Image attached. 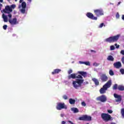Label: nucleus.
Wrapping results in <instances>:
<instances>
[{
	"mask_svg": "<svg viewBox=\"0 0 124 124\" xmlns=\"http://www.w3.org/2000/svg\"><path fill=\"white\" fill-rule=\"evenodd\" d=\"M21 6L22 8H26V7H27V3L26 2H22L21 3Z\"/></svg>",
	"mask_w": 124,
	"mask_h": 124,
	"instance_id": "24",
	"label": "nucleus"
},
{
	"mask_svg": "<svg viewBox=\"0 0 124 124\" xmlns=\"http://www.w3.org/2000/svg\"><path fill=\"white\" fill-rule=\"evenodd\" d=\"M28 1H30V2H31V0H27Z\"/></svg>",
	"mask_w": 124,
	"mask_h": 124,
	"instance_id": "50",
	"label": "nucleus"
},
{
	"mask_svg": "<svg viewBox=\"0 0 124 124\" xmlns=\"http://www.w3.org/2000/svg\"><path fill=\"white\" fill-rule=\"evenodd\" d=\"M91 52H93L94 53H96V51L95 50H91Z\"/></svg>",
	"mask_w": 124,
	"mask_h": 124,
	"instance_id": "46",
	"label": "nucleus"
},
{
	"mask_svg": "<svg viewBox=\"0 0 124 124\" xmlns=\"http://www.w3.org/2000/svg\"><path fill=\"white\" fill-rule=\"evenodd\" d=\"M71 110L74 112V113H78L79 112V109L76 108H71Z\"/></svg>",
	"mask_w": 124,
	"mask_h": 124,
	"instance_id": "22",
	"label": "nucleus"
},
{
	"mask_svg": "<svg viewBox=\"0 0 124 124\" xmlns=\"http://www.w3.org/2000/svg\"><path fill=\"white\" fill-rule=\"evenodd\" d=\"M62 124H65V121H62Z\"/></svg>",
	"mask_w": 124,
	"mask_h": 124,
	"instance_id": "45",
	"label": "nucleus"
},
{
	"mask_svg": "<svg viewBox=\"0 0 124 124\" xmlns=\"http://www.w3.org/2000/svg\"><path fill=\"white\" fill-rule=\"evenodd\" d=\"M62 97H63V99H64L65 100L68 99V97H67V95H63Z\"/></svg>",
	"mask_w": 124,
	"mask_h": 124,
	"instance_id": "30",
	"label": "nucleus"
},
{
	"mask_svg": "<svg viewBox=\"0 0 124 124\" xmlns=\"http://www.w3.org/2000/svg\"><path fill=\"white\" fill-rule=\"evenodd\" d=\"M112 85V80H108L105 85H103V87L101 88L99 90L100 93L101 94H104V93H106V91L111 87Z\"/></svg>",
	"mask_w": 124,
	"mask_h": 124,
	"instance_id": "1",
	"label": "nucleus"
},
{
	"mask_svg": "<svg viewBox=\"0 0 124 124\" xmlns=\"http://www.w3.org/2000/svg\"><path fill=\"white\" fill-rule=\"evenodd\" d=\"M15 0V1H17V0Z\"/></svg>",
	"mask_w": 124,
	"mask_h": 124,
	"instance_id": "54",
	"label": "nucleus"
},
{
	"mask_svg": "<svg viewBox=\"0 0 124 124\" xmlns=\"http://www.w3.org/2000/svg\"><path fill=\"white\" fill-rule=\"evenodd\" d=\"M84 62L79 61V63H80V64H84Z\"/></svg>",
	"mask_w": 124,
	"mask_h": 124,
	"instance_id": "41",
	"label": "nucleus"
},
{
	"mask_svg": "<svg viewBox=\"0 0 124 124\" xmlns=\"http://www.w3.org/2000/svg\"><path fill=\"white\" fill-rule=\"evenodd\" d=\"M112 89L113 90H117V89H118V84H114L112 87Z\"/></svg>",
	"mask_w": 124,
	"mask_h": 124,
	"instance_id": "27",
	"label": "nucleus"
},
{
	"mask_svg": "<svg viewBox=\"0 0 124 124\" xmlns=\"http://www.w3.org/2000/svg\"><path fill=\"white\" fill-rule=\"evenodd\" d=\"M2 18L5 23H7L8 22V17H7V16L4 15V14H2Z\"/></svg>",
	"mask_w": 124,
	"mask_h": 124,
	"instance_id": "18",
	"label": "nucleus"
},
{
	"mask_svg": "<svg viewBox=\"0 0 124 124\" xmlns=\"http://www.w3.org/2000/svg\"><path fill=\"white\" fill-rule=\"evenodd\" d=\"M100 64L99 63H97V62H95L93 63V66L96 67L98 66V65H99Z\"/></svg>",
	"mask_w": 124,
	"mask_h": 124,
	"instance_id": "29",
	"label": "nucleus"
},
{
	"mask_svg": "<svg viewBox=\"0 0 124 124\" xmlns=\"http://www.w3.org/2000/svg\"><path fill=\"white\" fill-rule=\"evenodd\" d=\"M83 79V77L80 75H78V73H73L70 75L68 77V79L70 80V79Z\"/></svg>",
	"mask_w": 124,
	"mask_h": 124,
	"instance_id": "8",
	"label": "nucleus"
},
{
	"mask_svg": "<svg viewBox=\"0 0 124 124\" xmlns=\"http://www.w3.org/2000/svg\"><path fill=\"white\" fill-rule=\"evenodd\" d=\"M101 117L104 122H107L109 121H112V117L108 114L103 113L101 114Z\"/></svg>",
	"mask_w": 124,
	"mask_h": 124,
	"instance_id": "5",
	"label": "nucleus"
},
{
	"mask_svg": "<svg viewBox=\"0 0 124 124\" xmlns=\"http://www.w3.org/2000/svg\"><path fill=\"white\" fill-rule=\"evenodd\" d=\"M122 20L124 21V15H122Z\"/></svg>",
	"mask_w": 124,
	"mask_h": 124,
	"instance_id": "43",
	"label": "nucleus"
},
{
	"mask_svg": "<svg viewBox=\"0 0 124 124\" xmlns=\"http://www.w3.org/2000/svg\"><path fill=\"white\" fill-rule=\"evenodd\" d=\"M97 101H100L101 102H106L107 101V97L105 95H102L96 98Z\"/></svg>",
	"mask_w": 124,
	"mask_h": 124,
	"instance_id": "10",
	"label": "nucleus"
},
{
	"mask_svg": "<svg viewBox=\"0 0 124 124\" xmlns=\"http://www.w3.org/2000/svg\"><path fill=\"white\" fill-rule=\"evenodd\" d=\"M72 72H73V71H72V70H71V69H70V70L68 71V74H71V73H72Z\"/></svg>",
	"mask_w": 124,
	"mask_h": 124,
	"instance_id": "39",
	"label": "nucleus"
},
{
	"mask_svg": "<svg viewBox=\"0 0 124 124\" xmlns=\"http://www.w3.org/2000/svg\"><path fill=\"white\" fill-rule=\"evenodd\" d=\"M114 97L115 98H117V99L116 100V102L122 101V96L121 95H118L117 94L114 93Z\"/></svg>",
	"mask_w": 124,
	"mask_h": 124,
	"instance_id": "14",
	"label": "nucleus"
},
{
	"mask_svg": "<svg viewBox=\"0 0 124 124\" xmlns=\"http://www.w3.org/2000/svg\"><path fill=\"white\" fill-rule=\"evenodd\" d=\"M0 6H2V4H0Z\"/></svg>",
	"mask_w": 124,
	"mask_h": 124,
	"instance_id": "51",
	"label": "nucleus"
},
{
	"mask_svg": "<svg viewBox=\"0 0 124 124\" xmlns=\"http://www.w3.org/2000/svg\"><path fill=\"white\" fill-rule=\"evenodd\" d=\"M110 50H111L112 51H113V50H115V46H111Z\"/></svg>",
	"mask_w": 124,
	"mask_h": 124,
	"instance_id": "36",
	"label": "nucleus"
},
{
	"mask_svg": "<svg viewBox=\"0 0 124 124\" xmlns=\"http://www.w3.org/2000/svg\"><path fill=\"white\" fill-rule=\"evenodd\" d=\"M8 17H9L8 22L10 23L11 25L12 26H14L15 25H17L18 24V21H17L16 18H14L12 19V15L9 14L8 15Z\"/></svg>",
	"mask_w": 124,
	"mask_h": 124,
	"instance_id": "6",
	"label": "nucleus"
},
{
	"mask_svg": "<svg viewBox=\"0 0 124 124\" xmlns=\"http://www.w3.org/2000/svg\"><path fill=\"white\" fill-rule=\"evenodd\" d=\"M120 72H121V74L124 75V69H121Z\"/></svg>",
	"mask_w": 124,
	"mask_h": 124,
	"instance_id": "33",
	"label": "nucleus"
},
{
	"mask_svg": "<svg viewBox=\"0 0 124 124\" xmlns=\"http://www.w3.org/2000/svg\"><path fill=\"white\" fill-rule=\"evenodd\" d=\"M8 0V1H10V0Z\"/></svg>",
	"mask_w": 124,
	"mask_h": 124,
	"instance_id": "53",
	"label": "nucleus"
},
{
	"mask_svg": "<svg viewBox=\"0 0 124 124\" xmlns=\"http://www.w3.org/2000/svg\"><path fill=\"white\" fill-rule=\"evenodd\" d=\"M122 117L124 118V108L121 109V111Z\"/></svg>",
	"mask_w": 124,
	"mask_h": 124,
	"instance_id": "28",
	"label": "nucleus"
},
{
	"mask_svg": "<svg viewBox=\"0 0 124 124\" xmlns=\"http://www.w3.org/2000/svg\"><path fill=\"white\" fill-rule=\"evenodd\" d=\"M3 30H4L5 31L7 30V25H4L3 26Z\"/></svg>",
	"mask_w": 124,
	"mask_h": 124,
	"instance_id": "32",
	"label": "nucleus"
},
{
	"mask_svg": "<svg viewBox=\"0 0 124 124\" xmlns=\"http://www.w3.org/2000/svg\"><path fill=\"white\" fill-rule=\"evenodd\" d=\"M92 81L94 83L95 86H99V81H98V79L93 78H92Z\"/></svg>",
	"mask_w": 124,
	"mask_h": 124,
	"instance_id": "19",
	"label": "nucleus"
},
{
	"mask_svg": "<svg viewBox=\"0 0 124 124\" xmlns=\"http://www.w3.org/2000/svg\"><path fill=\"white\" fill-rule=\"evenodd\" d=\"M20 12L22 14H25V13H26V8H22V9L20 10Z\"/></svg>",
	"mask_w": 124,
	"mask_h": 124,
	"instance_id": "25",
	"label": "nucleus"
},
{
	"mask_svg": "<svg viewBox=\"0 0 124 124\" xmlns=\"http://www.w3.org/2000/svg\"><path fill=\"white\" fill-rule=\"evenodd\" d=\"M121 54H122V55H123L124 56V50H121Z\"/></svg>",
	"mask_w": 124,
	"mask_h": 124,
	"instance_id": "42",
	"label": "nucleus"
},
{
	"mask_svg": "<svg viewBox=\"0 0 124 124\" xmlns=\"http://www.w3.org/2000/svg\"><path fill=\"white\" fill-rule=\"evenodd\" d=\"M118 89L119 90V91H124V86L123 85H119L118 86Z\"/></svg>",
	"mask_w": 124,
	"mask_h": 124,
	"instance_id": "23",
	"label": "nucleus"
},
{
	"mask_svg": "<svg viewBox=\"0 0 124 124\" xmlns=\"http://www.w3.org/2000/svg\"><path fill=\"white\" fill-rule=\"evenodd\" d=\"M113 65L115 68H121V67L122 66V63H121L120 62H117L114 63Z\"/></svg>",
	"mask_w": 124,
	"mask_h": 124,
	"instance_id": "15",
	"label": "nucleus"
},
{
	"mask_svg": "<svg viewBox=\"0 0 124 124\" xmlns=\"http://www.w3.org/2000/svg\"><path fill=\"white\" fill-rule=\"evenodd\" d=\"M0 2H3V0H0Z\"/></svg>",
	"mask_w": 124,
	"mask_h": 124,
	"instance_id": "49",
	"label": "nucleus"
},
{
	"mask_svg": "<svg viewBox=\"0 0 124 124\" xmlns=\"http://www.w3.org/2000/svg\"><path fill=\"white\" fill-rule=\"evenodd\" d=\"M78 74H80L81 76H83V77H84V78H86V77H87V75L88 74L87 72L84 71H78Z\"/></svg>",
	"mask_w": 124,
	"mask_h": 124,
	"instance_id": "16",
	"label": "nucleus"
},
{
	"mask_svg": "<svg viewBox=\"0 0 124 124\" xmlns=\"http://www.w3.org/2000/svg\"><path fill=\"white\" fill-rule=\"evenodd\" d=\"M109 74L110 76H114V71L112 70H109Z\"/></svg>",
	"mask_w": 124,
	"mask_h": 124,
	"instance_id": "26",
	"label": "nucleus"
},
{
	"mask_svg": "<svg viewBox=\"0 0 124 124\" xmlns=\"http://www.w3.org/2000/svg\"><path fill=\"white\" fill-rule=\"evenodd\" d=\"M100 79L102 82H106L108 80V77L107 76L106 74H102L100 76Z\"/></svg>",
	"mask_w": 124,
	"mask_h": 124,
	"instance_id": "13",
	"label": "nucleus"
},
{
	"mask_svg": "<svg viewBox=\"0 0 124 124\" xmlns=\"http://www.w3.org/2000/svg\"><path fill=\"white\" fill-rule=\"evenodd\" d=\"M104 26V23H102L100 24L99 28H102Z\"/></svg>",
	"mask_w": 124,
	"mask_h": 124,
	"instance_id": "37",
	"label": "nucleus"
},
{
	"mask_svg": "<svg viewBox=\"0 0 124 124\" xmlns=\"http://www.w3.org/2000/svg\"><path fill=\"white\" fill-rule=\"evenodd\" d=\"M84 64H85V65H90V62H84Z\"/></svg>",
	"mask_w": 124,
	"mask_h": 124,
	"instance_id": "35",
	"label": "nucleus"
},
{
	"mask_svg": "<svg viewBox=\"0 0 124 124\" xmlns=\"http://www.w3.org/2000/svg\"><path fill=\"white\" fill-rule=\"evenodd\" d=\"M79 121H83L84 122H91L92 121V116H90L87 114L83 115L81 117L78 118Z\"/></svg>",
	"mask_w": 124,
	"mask_h": 124,
	"instance_id": "7",
	"label": "nucleus"
},
{
	"mask_svg": "<svg viewBox=\"0 0 124 124\" xmlns=\"http://www.w3.org/2000/svg\"><path fill=\"white\" fill-rule=\"evenodd\" d=\"M108 61H110L111 62H114V57L112 55H109L107 58Z\"/></svg>",
	"mask_w": 124,
	"mask_h": 124,
	"instance_id": "20",
	"label": "nucleus"
},
{
	"mask_svg": "<svg viewBox=\"0 0 124 124\" xmlns=\"http://www.w3.org/2000/svg\"><path fill=\"white\" fill-rule=\"evenodd\" d=\"M116 19H119L120 18V14H119V13H116Z\"/></svg>",
	"mask_w": 124,
	"mask_h": 124,
	"instance_id": "31",
	"label": "nucleus"
},
{
	"mask_svg": "<svg viewBox=\"0 0 124 124\" xmlns=\"http://www.w3.org/2000/svg\"><path fill=\"white\" fill-rule=\"evenodd\" d=\"M62 71V70L60 69H56L54 70V71L52 72L51 74L52 75H54L55 74H58L60 73Z\"/></svg>",
	"mask_w": 124,
	"mask_h": 124,
	"instance_id": "17",
	"label": "nucleus"
},
{
	"mask_svg": "<svg viewBox=\"0 0 124 124\" xmlns=\"http://www.w3.org/2000/svg\"><path fill=\"white\" fill-rule=\"evenodd\" d=\"M121 35L120 34H117L115 36H110L105 39L106 42H108L109 43H114V42H117L119 40V38Z\"/></svg>",
	"mask_w": 124,
	"mask_h": 124,
	"instance_id": "3",
	"label": "nucleus"
},
{
	"mask_svg": "<svg viewBox=\"0 0 124 124\" xmlns=\"http://www.w3.org/2000/svg\"><path fill=\"white\" fill-rule=\"evenodd\" d=\"M94 13L96 15L97 17H99V16H102V15H104L103 11L102 9H98L94 10Z\"/></svg>",
	"mask_w": 124,
	"mask_h": 124,
	"instance_id": "11",
	"label": "nucleus"
},
{
	"mask_svg": "<svg viewBox=\"0 0 124 124\" xmlns=\"http://www.w3.org/2000/svg\"><path fill=\"white\" fill-rule=\"evenodd\" d=\"M63 116H64V114H61V117H63Z\"/></svg>",
	"mask_w": 124,
	"mask_h": 124,
	"instance_id": "47",
	"label": "nucleus"
},
{
	"mask_svg": "<svg viewBox=\"0 0 124 124\" xmlns=\"http://www.w3.org/2000/svg\"><path fill=\"white\" fill-rule=\"evenodd\" d=\"M108 112L109 113V114H112L113 111L112 110H108Z\"/></svg>",
	"mask_w": 124,
	"mask_h": 124,
	"instance_id": "40",
	"label": "nucleus"
},
{
	"mask_svg": "<svg viewBox=\"0 0 124 124\" xmlns=\"http://www.w3.org/2000/svg\"><path fill=\"white\" fill-rule=\"evenodd\" d=\"M56 109L59 110H62V109H67V107L65 105L64 103H58L56 106Z\"/></svg>",
	"mask_w": 124,
	"mask_h": 124,
	"instance_id": "9",
	"label": "nucleus"
},
{
	"mask_svg": "<svg viewBox=\"0 0 124 124\" xmlns=\"http://www.w3.org/2000/svg\"><path fill=\"white\" fill-rule=\"evenodd\" d=\"M86 16L88 18H89V19H91L92 20H97V17L94 16L92 13H87Z\"/></svg>",
	"mask_w": 124,
	"mask_h": 124,
	"instance_id": "12",
	"label": "nucleus"
},
{
	"mask_svg": "<svg viewBox=\"0 0 124 124\" xmlns=\"http://www.w3.org/2000/svg\"><path fill=\"white\" fill-rule=\"evenodd\" d=\"M24 0H19V3H22V2H23V1Z\"/></svg>",
	"mask_w": 124,
	"mask_h": 124,
	"instance_id": "44",
	"label": "nucleus"
},
{
	"mask_svg": "<svg viewBox=\"0 0 124 124\" xmlns=\"http://www.w3.org/2000/svg\"><path fill=\"white\" fill-rule=\"evenodd\" d=\"M1 10V8L0 7V11Z\"/></svg>",
	"mask_w": 124,
	"mask_h": 124,
	"instance_id": "52",
	"label": "nucleus"
},
{
	"mask_svg": "<svg viewBox=\"0 0 124 124\" xmlns=\"http://www.w3.org/2000/svg\"><path fill=\"white\" fill-rule=\"evenodd\" d=\"M120 4H121V2H119L118 3L117 5H120Z\"/></svg>",
	"mask_w": 124,
	"mask_h": 124,
	"instance_id": "48",
	"label": "nucleus"
},
{
	"mask_svg": "<svg viewBox=\"0 0 124 124\" xmlns=\"http://www.w3.org/2000/svg\"><path fill=\"white\" fill-rule=\"evenodd\" d=\"M84 83V79H77L76 80L73 81V85L74 88H75L76 90H78L80 87H81L82 84Z\"/></svg>",
	"mask_w": 124,
	"mask_h": 124,
	"instance_id": "2",
	"label": "nucleus"
},
{
	"mask_svg": "<svg viewBox=\"0 0 124 124\" xmlns=\"http://www.w3.org/2000/svg\"><path fill=\"white\" fill-rule=\"evenodd\" d=\"M81 105L82 106H84L85 107V106H86L87 104H86V103H85V102H82Z\"/></svg>",
	"mask_w": 124,
	"mask_h": 124,
	"instance_id": "34",
	"label": "nucleus"
},
{
	"mask_svg": "<svg viewBox=\"0 0 124 124\" xmlns=\"http://www.w3.org/2000/svg\"><path fill=\"white\" fill-rule=\"evenodd\" d=\"M69 102L70 104H75V102H76V101L72 98H70L69 100Z\"/></svg>",
	"mask_w": 124,
	"mask_h": 124,
	"instance_id": "21",
	"label": "nucleus"
},
{
	"mask_svg": "<svg viewBox=\"0 0 124 124\" xmlns=\"http://www.w3.org/2000/svg\"><path fill=\"white\" fill-rule=\"evenodd\" d=\"M16 7V5L13 4L10 6L7 5L5 6V9L3 10L4 13H7L9 15V14H11L10 12H12L13 11V9Z\"/></svg>",
	"mask_w": 124,
	"mask_h": 124,
	"instance_id": "4",
	"label": "nucleus"
},
{
	"mask_svg": "<svg viewBox=\"0 0 124 124\" xmlns=\"http://www.w3.org/2000/svg\"><path fill=\"white\" fill-rule=\"evenodd\" d=\"M115 46H116V48L117 49H119V48H120V45H117V44H115Z\"/></svg>",
	"mask_w": 124,
	"mask_h": 124,
	"instance_id": "38",
	"label": "nucleus"
}]
</instances>
